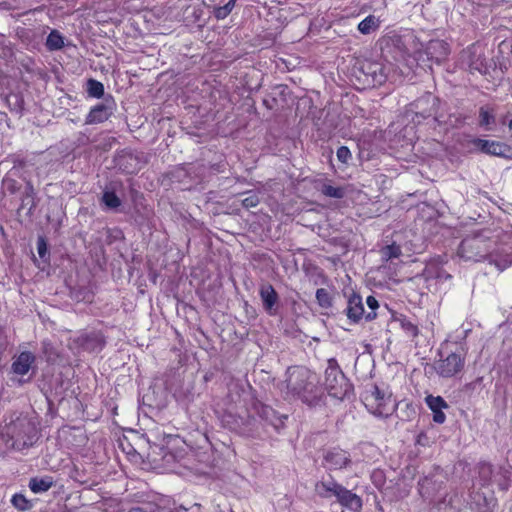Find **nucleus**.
Wrapping results in <instances>:
<instances>
[{
    "instance_id": "f257e3e1",
    "label": "nucleus",
    "mask_w": 512,
    "mask_h": 512,
    "mask_svg": "<svg viewBox=\"0 0 512 512\" xmlns=\"http://www.w3.org/2000/svg\"><path fill=\"white\" fill-rule=\"evenodd\" d=\"M495 241L488 235V231H480L464 238L458 248V256L471 262L488 260L499 271H504L512 265V255L502 254L495 250Z\"/></svg>"
},
{
    "instance_id": "f03ea898",
    "label": "nucleus",
    "mask_w": 512,
    "mask_h": 512,
    "mask_svg": "<svg viewBox=\"0 0 512 512\" xmlns=\"http://www.w3.org/2000/svg\"><path fill=\"white\" fill-rule=\"evenodd\" d=\"M286 387L288 394L308 406H317L324 398L318 376L304 366L287 369Z\"/></svg>"
},
{
    "instance_id": "7ed1b4c3",
    "label": "nucleus",
    "mask_w": 512,
    "mask_h": 512,
    "mask_svg": "<svg viewBox=\"0 0 512 512\" xmlns=\"http://www.w3.org/2000/svg\"><path fill=\"white\" fill-rule=\"evenodd\" d=\"M324 384L328 394L336 399L348 398L353 392L352 384L340 369L335 358H330L327 361Z\"/></svg>"
},
{
    "instance_id": "20e7f679",
    "label": "nucleus",
    "mask_w": 512,
    "mask_h": 512,
    "mask_svg": "<svg viewBox=\"0 0 512 512\" xmlns=\"http://www.w3.org/2000/svg\"><path fill=\"white\" fill-rule=\"evenodd\" d=\"M379 44L381 55L388 64L390 60H394L396 62H406L409 69L413 68V63L416 59H411L403 39L400 36H385L380 40Z\"/></svg>"
},
{
    "instance_id": "39448f33",
    "label": "nucleus",
    "mask_w": 512,
    "mask_h": 512,
    "mask_svg": "<svg viewBox=\"0 0 512 512\" xmlns=\"http://www.w3.org/2000/svg\"><path fill=\"white\" fill-rule=\"evenodd\" d=\"M465 363V353L463 349L451 352L445 358L439 359L435 363V370L441 377L450 378L462 371Z\"/></svg>"
},
{
    "instance_id": "423d86ee",
    "label": "nucleus",
    "mask_w": 512,
    "mask_h": 512,
    "mask_svg": "<svg viewBox=\"0 0 512 512\" xmlns=\"http://www.w3.org/2000/svg\"><path fill=\"white\" fill-rule=\"evenodd\" d=\"M440 100L432 93H425L413 103H411V110L414 111L416 117L426 119L433 117L435 121H439L438 108Z\"/></svg>"
},
{
    "instance_id": "0eeeda50",
    "label": "nucleus",
    "mask_w": 512,
    "mask_h": 512,
    "mask_svg": "<svg viewBox=\"0 0 512 512\" xmlns=\"http://www.w3.org/2000/svg\"><path fill=\"white\" fill-rule=\"evenodd\" d=\"M254 409L256 411L257 416L264 423V426L273 430L274 432L279 433L280 430L284 427L285 420H287V415L280 414L276 410H274L271 406L257 403L254 405Z\"/></svg>"
},
{
    "instance_id": "6e6552de",
    "label": "nucleus",
    "mask_w": 512,
    "mask_h": 512,
    "mask_svg": "<svg viewBox=\"0 0 512 512\" xmlns=\"http://www.w3.org/2000/svg\"><path fill=\"white\" fill-rule=\"evenodd\" d=\"M391 66V63L386 65L379 62L368 61L363 64L362 72L373 86H380L388 79L396 80L394 74H390Z\"/></svg>"
},
{
    "instance_id": "1a4fd4ad",
    "label": "nucleus",
    "mask_w": 512,
    "mask_h": 512,
    "mask_svg": "<svg viewBox=\"0 0 512 512\" xmlns=\"http://www.w3.org/2000/svg\"><path fill=\"white\" fill-rule=\"evenodd\" d=\"M471 151H478L491 156L507 157L511 148L499 141L473 138L469 141Z\"/></svg>"
},
{
    "instance_id": "9d476101",
    "label": "nucleus",
    "mask_w": 512,
    "mask_h": 512,
    "mask_svg": "<svg viewBox=\"0 0 512 512\" xmlns=\"http://www.w3.org/2000/svg\"><path fill=\"white\" fill-rule=\"evenodd\" d=\"M427 283L429 290H437L439 284L451 279V275L446 272L439 262L430 261L425 265L422 273L419 275Z\"/></svg>"
},
{
    "instance_id": "9b49d317",
    "label": "nucleus",
    "mask_w": 512,
    "mask_h": 512,
    "mask_svg": "<svg viewBox=\"0 0 512 512\" xmlns=\"http://www.w3.org/2000/svg\"><path fill=\"white\" fill-rule=\"evenodd\" d=\"M462 61L471 71L481 74L486 73L487 63L484 57L483 48L480 45H471L462 53Z\"/></svg>"
},
{
    "instance_id": "f8f14e48",
    "label": "nucleus",
    "mask_w": 512,
    "mask_h": 512,
    "mask_svg": "<svg viewBox=\"0 0 512 512\" xmlns=\"http://www.w3.org/2000/svg\"><path fill=\"white\" fill-rule=\"evenodd\" d=\"M365 400L368 402L366 405H376L373 413L377 416L387 417L390 415L393 409H387V405L391 403V395L386 394L384 391L380 390L378 386L374 385L370 393L365 397Z\"/></svg>"
},
{
    "instance_id": "ddd939ff",
    "label": "nucleus",
    "mask_w": 512,
    "mask_h": 512,
    "mask_svg": "<svg viewBox=\"0 0 512 512\" xmlns=\"http://www.w3.org/2000/svg\"><path fill=\"white\" fill-rule=\"evenodd\" d=\"M419 58H421L422 54L427 56L429 61L435 62L437 64L441 63L445 60L449 54V46L448 44L439 39L431 40L427 43L423 52H419Z\"/></svg>"
},
{
    "instance_id": "4468645a",
    "label": "nucleus",
    "mask_w": 512,
    "mask_h": 512,
    "mask_svg": "<svg viewBox=\"0 0 512 512\" xmlns=\"http://www.w3.org/2000/svg\"><path fill=\"white\" fill-rule=\"evenodd\" d=\"M114 102L112 100H105L103 103L97 104L91 108L88 113L85 124H99L108 120L114 111Z\"/></svg>"
},
{
    "instance_id": "2eb2a0df",
    "label": "nucleus",
    "mask_w": 512,
    "mask_h": 512,
    "mask_svg": "<svg viewBox=\"0 0 512 512\" xmlns=\"http://www.w3.org/2000/svg\"><path fill=\"white\" fill-rule=\"evenodd\" d=\"M341 487L342 484L338 483L331 475H327L316 482L315 493L323 499H336Z\"/></svg>"
},
{
    "instance_id": "dca6fc26",
    "label": "nucleus",
    "mask_w": 512,
    "mask_h": 512,
    "mask_svg": "<svg viewBox=\"0 0 512 512\" xmlns=\"http://www.w3.org/2000/svg\"><path fill=\"white\" fill-rule=\"evenodd\" d=\"M324 462L330 470L342 469L351 463L350 454L340 448H332L324 455Z\"/></svg>"
},
{
    "instance_id": "f3484780",
    "label": "nucleus",
    "mask_w": 512,
    "mask_h": 512,
    "mask_svg": "<svg viewBox=\"0 0 512 512\" xmlns=\"http://www.w3.org/2000/svg\"><path fill=\"white\" fill-rule=\"evenodd\" d=\"M344 313L352 324L359 323V321L365 317L362 297L359 294L355 292L351 293L348 297L347 307Z\"/></svg>"
},
{
    "instance_id": "a211bd4d",
    "label": "nucleus",
    "mask_w": 512,
    "mask_h": 512,
    "mask_svg": "<svg viewBox=\"0 0 512 512\" xmlns=\"http://www.w3.org/2000/svg\"><path fill=\"white\" fill-rule=\"evenodd\" d=\"M337 503L352 512H361L363 507L362 498L342 485L336 497Z\"/></svg>"
},
{
    "instance_id": "6ab92c4d",
    "label": "nucleus",
    "mask_w": 512,
    "mask_h": 512,
    "mask_svg": "<svg viewBox=\"0 0 512 512\" xmlns=\"http://www.w3.org/2000/svg\"><path fill=\"white\" fill-rule=\"evenodd\" d=\"M259 295L263 307L269 315H276L278 310V294L271 284H262L259 289Z\"/></svg>"
},
{
    "instance_id": "aec40b11",
    "label": "nucleus",
    "mask_w": 512,
    "mask_h": 512,
    "mask_svg": "<svg viewBox=\"0 0 512 512\" xmlns=\"http://www.w3.org/2000/svg\"><path fill=\"white\" fill-rule=\"evenodd\" d=\"M34 430L29 422L20 423V431L13 436L12 446L18 450L31 446L36 437Z\"/></svg>"
},
{
    "instance_id": "412c9836",
    "label": "nucleus",
    "mask_w": 512,
    "mask_h": 512,
    "mask_svg": "<svg viewBox=\"0 0 512 512\" xmlns=\"http://www.w3.org/2000/svg\"><path fill=\"white\" fill-rule=\"evenodd\" d=\"M443 483L434 475L425 476L418 482L419 492L423 497L431 498L441 490Z\"/></svg>"
},
{
    "instance_id": "4be33fe9",
    "label": "nucleus",
    "mask_w": 512,
    "mask_h": 512,
    "mask_svg": "<svg viewBox=\"0 0 512 512\" xmlns=\"http://www.w3.org/2000/svg\"><path fill=\"white\" fill-rule=\"evenodd\" d=\"M34 362L35 356L31 352H21L12 363V371L17 375H26Z\"/></svg>"
},
{
    "instance_id": "5701e85b",
    "label": "nucleus",
    "mask_w": 512,
    "mask_h": 512,
    "mask_svg": "<svg viewBox=\"0 0 512 512\" xmlns=\"http://www.w3.org/2000/svg\"><path fill=\"white\" fill-rule=\"evenodd\" d=\"M496 506L497 500L493 496L487 497L483 493H476L473 497L475 512H493Z\"/></svg>"
},
{
    "instance_id": "b1692460",
    "label": "nucleus",
    "mask_w": 512,
    "mask_h": 512,
    "mask_svg": "<svg viewBox=\"0 0 512 512\" xmlns=\"http://www.w3.org/2000/svg\"><path fill=\"white\" fill-rule=\"evenodd\" d=\"M494 109L489 106H482L479 109V126L485 128V130H491L492 126L495 125V114Z\"/></svg>"
},
{
    "instance_id": "393cba45",
    "label": "nucleus",
    "mask_w": 512,
    "mask_h": 512,
    "mask_svg": "<svg viewBox=\"0 0 512 512\" xmlns=\"http://www.w3.org/2000/svg\"><path fill=\"white\" fill-rule=\"evenodd\" d=\"M53 479L50 476L42 478H32L29 482V488L34 493H43L48 491L53 486Z\"/></svg>"
},
{
    "instance_id": "a878e982",
    "label": "nucleus",
    "mask_w": 512,
    "mask_h": 512,
    "mask_svg": "<svg viewBox=\"0 0 512 512\" xmlns=\"http://www.w3.org/2000/svg\"><path fill=\"white\" fill-rule=\"evenodd\" d=\"M396 321L399 322L400 327L402 328L403 332L407 337L415 338L416 336H418L419 328L410 319L401 315L399 318L396 319Z\"/></svg>"
},
{
    "instance_id": "bb28decb",
    "label": "nucleus",
    "mask_w": 512,
    "mask_h": 512,
    "mask_svg": "<svg viewBox=\"0 0 512 512\" xmlns=\"http://www.w3.org/2000/svg\"><path fill=\"white\" fill-rule=\"evenodd\" d=\"M379 27L378 20L373 15L367 16L358 24V30L362 34H370L372 31L376 30Z\"/></svg>"
},
{
    "instance_id": "cd10ccee",
    "label": "nucleus",
    "mask_w": 512,
    "mask_h": 512,
    "mask_svg": "<svg viewBox=\"0 0 512 512\" xmlns=\"http://www.w3.org/2000/svg\"><path fill=\"white\" fill-rule=\"evenodd\" d=\"M402 254L401 247L395 243L386 245L380 250V255L383 261H389L398 258Z\"/></svg>"
},
{
    "instance_id": "c85d7f7f",
    "label": "nucleus",
    "mask_w": 512,
    "mask_h": 512,
    "mask_svg": "<svg viewBox=\"0 0 512 512\" xmlns=\"http://www.w3.org/2000/svg\"><path fill=\"white\" fill-rule=\"evenodd\" d=\"M64 45L63 37L59 32L53 30L47 37L46 46L49 50L61 49Z\"/></svg>"
},
{
    "instance_id": "c756f323",
    "label": "nucleus",
    "mask_w": 512,
    "mask_h": 512,
    "mask_svg": "<svg viewBox=\"0 0 512 512\" xmlns=\"http://www.w3.org/2000/svg\"><path fill=\"white\" fill-rule=\"evenodd\" d=\"M321 192L327 197L336 199H341L345 195V190L342 187L333 186L331 184H324L321 188Z\"/></svg>"
},
{
    "instance_id": "7c9ffc66",
    "label": "nucleus",
    "mask_w": 512,
    "mask_h": 512,
    "mask_svg": "<svg viewBox=\"0 0 512 512\" xmlns=\"http://www.w3.org/2000/svg\"><path fill=\"white\" fill-rule=\"evenodd\" d=\"M35 190L33 185L30 182H27L24 196L22 198V206H29V210H32L36 207V203L34 201Z\"/></svg>"
},
{
    "instance_id": "2f4dec72",
    "label": "nucleus",
    "mask_w": 512,
    "mask_h": 512,
    "mask_svg": "<svg viewBox=\"0 0 512 512\" xmlns=\"http://www.w3.org/2000/svg\"><path fill=\"white\" fill-rule=\"evenodd\" d=\"M87 92L94 98H101L104 95V86L101 82L90 79L87 82Z\"/></svg>"
},
{
    "instance_id": "473e14b6",
    "label": "nucleus",
    "mask_w": 512,
    "mask_h": 512,
    "mask_svg": "<svg viewBox=\"0 0 512 512\" xmlns=\"http://www.w3.org/2000/svg\"><path fill=\"white\" fill-rule=\"evenodd\" d=\"M425 401H426L427 406L432 411L443 410L445 408H448V404L441 396L429 395L426 397Z\"/></svg>"
},
{
    "instance_id": "72a5a7b5",
    "label": "nucleus",
    "mask_w": 512,
    "mask_h": 512,
    "mask_svg": "<svg viewBox=\"0 0 512 512\" xmlns=\"http://www.w3.org/2000/svg\"><path fill=\"white\" fill-rule=\"evenodd\" d=\"M316 299L322 308H329L332 305L330 293L325 288L317 289Z\"/></svg>"
},
{
    "instance_id": "f704fd0d",
    "label": "nucleus",
    "mask_w": 512,
    "mask_h": 512,
    "mask_svg": "<svg viewBox=\"0 0 512 512\" xmlns=\"http://www.w3.org/2000/svg\"><path fill=\"white\" fill-rule=\"evenodd\" d=\"M103 203L111 209L118 208L121 204L119 197L111 191H105L102 196Z\"/></svg>"
},
{
    "instance_id": "c9c22d12",
    "label": "nucleus",
    "mask_w": 512,
    "mask_h": 512,
    "mask_svg": "<svg viewBox=\"0 0 512 512\" xmlns=\"http://www.w3.org/2000/svg\"><path fill=\"white\" fill-rule=\"evenodd\" d=\"M366 304L371 309V312H368L365 315V319L367 321H371L376 318L375 310L379 307V303L374 296H368L366 299Z\"/></svg>"
},
{
    "instance_id": "e433bc0d",
    "label": "nucleus",
    "mask_w": 512,
    "mask_h": 512,
    "mask_svg": "<svg viewBox=\"0 0 512 512\" xmlns=\"http://www.w3.org/2000/svg\"><path fill=\"white\" fill-rule=\"evenodd\" d=\"M11 502L14 507H16L17 509H19L21 511H24V510L28 509V507H29L27 499L22 494H15L12 497Z\"/></svg>"
},
{
    "instance_id": "4c0bfd02",
    "label": "nucleus",
    "mask_w": 512,
    "mask_h": 512,
    "mask_svg": "<svg viewBox=\"0 0 512 512\" xmlns=\"http://www.w3.org/2000/svg\"><path fill=\"white\" fill-rule=\"evenodd\" d=\"M336 156L341 163L346 164L351 159V152L348 147L340 146L337 149Z\"/></svg>"
},
{
    "instance_id": "58836bf2",
    "label": "nucleus",
    "mask_w": 512,
    "mask_h": 512,
    "mask_svg": "<svg viewBox=\"0 0 512 512\" xmlns=\"http://www.w3.org/2000/svg\"><path fill=\"white\" fill-rule=\"evenodd\" d=\"M491 473H492V465L491 464L484 463L481 465L480 476L484 481L488 482L490 480Z\"/></svg>"
},
{
    "instance_id": "ea45409f",
    "label": "nucleus",
    "mask_w": 512,
    "mask_h": 512,
    "mask_svg": "<svg viewBox=\"0 0 512 512\" xmlns=\"http://www.w3.org/2000/svg\"><path fill=\"white\" fill-rule=\"evenodd\" d=\"M37 251L41 258H44L48 252L47 243L43 237H39L37 240Z\"/></svg>"
},
{
    "instance_id": "a19ab883",
    "label": "nucleus",
    "mask_w": 512,
    "mask_h": 512,
    "mask_svg": "<svg viewBox=\"0 0 512 512\" xmlns=\"http://www.w3.org/2000/svg\"><path fill=\"white\" fill-rule=\"evenodd\" d=\"M242 203L246 208L255 207L259 203V199L257 196L253 195V196L244 198L242 200Z\"/></svg>"
},
{
    "instance_id": "79ce46f5",
    "label": "nucleus",
    "mask_w": 512,
    "mask_h": 512,
    "mask_svg": "<svg viewBox=\"0 0 512 512\" xmlns=\"http://www.w3.org/2000/svg\"><path fill=\"white\" fill-rule=\"evenodd\" d=\"M433 412V420L436 423L442 424L446 420V415L442 410L432 411Z\"/></svg>"
},
{
    "instance_id": "37998d69",
    "label": "nucleus",
    "mask_w": 512,
    "mask_h": 512,
    "mask_svg": "<svg viewBox=\"0 0 512 512\" xmlns=\"http://www.w3.org/2000/svg\"><path fill=\"white\" fill-rule=\"evenodd\" d=\"M237 0H229L226 2V16L232 11Z\"/></svg>"
},
{
    "instance_id": "c03bdc74",
    "label": "nucleus",
    "mask_w": 512,
    "mask_h": 512,
    "mask_svg": "<svg viewBox=\"0 0 512 512\" xmlns=\"http://www.w3.org/2000/svg\"><path fill=\"white\" fill-rule=\"evenodd\" d=\"M512 116L511 112H508L504 117H502L501 122L502 124H505L508 117Z\"/></svg>"
},
{
    "instance_id": "a18cd8bd",
    "label": "nucleus",
    "mask_w": 512,
    "mask_h": 512,
    "mask_svg": "<svg viewBox=\"0 0 512 512\" xmlns=\"http://www.w3.org/2000/svg\"><path fill=\"white\" fill-rule=\"evenodd\" d=\"M222 12H223V9H222V8H220V9H218V10H217V17H218V18H220V17H221Z\"/></svg>"
},
{
    "instance_id": "49530a36",
    "label": "nucleus",
    "mask_w": 512,
    "mask_h": 512,
    "mask_svg": "<svg viewBox=\"0 0 512 512\" xmlns=\"http://www.w3.org/2000/svg\"><path fill=\"white\" fill-rule=\"evenodd\" d=\"M231 386L237 387V384H235V383H231V384L229 385V387H231ZM229 390H231V388H229Z\"/></svg>"
},
{
    "instance_id": "de8ad7c7",
    "label": "nucleus",
    "mask_w": 512,
    "mask_h": 512,
    "mask_svg": "<svg viewBox=\"0 0 512 512\" xmlns=\"http://www.w3.org/2000/svg\"><path fill=\"white\" fill-rule=\"evenodd\" d=\"M230 512H234V510H233V509H231V510H230Z\"/></svg>"
}]
</instances>
